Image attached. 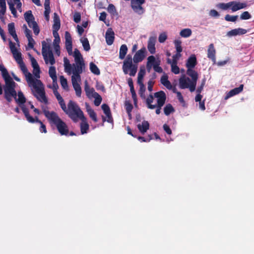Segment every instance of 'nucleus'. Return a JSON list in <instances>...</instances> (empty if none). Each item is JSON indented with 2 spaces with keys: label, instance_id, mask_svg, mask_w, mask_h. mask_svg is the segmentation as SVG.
<instances>
[{
  "label": "nucleus",
  "instance_id": "obj_8",
  "mask_svg": "<svg viewBox=\"0 0 254 254\" xmlns=\"http://www.w3.org/2000/svg\"><path fill=\"white\" fill-rule=\"evenodd\" d=\"M0 71L5 81V85L3 86V89L7 93V91H11L12 88V85H14V81L9 75L7 69L3 65L0 64Z\"/></svg>",
  "mask_w": 254,
  "mask_h": 254
},
{
  "label": "nucleus",
  "instance_id": "obj_31",
  "mask_svg": "<svg viewBox=\"0 0 254 254\" xmlns=\"http://www.w3.org/2000/svg\"><path fill=\"white\" fill-rule=\"evenodd\" d=\"M84 90L87 96L88 97H90V96L93 97L94 96V93H97L95 91V90L93 88H90L89 87L87 81L85 82Z\"/></svg>",
  "mask_w": 254,
  "mask_h": 254
},
{
  "label": "nucleus",
  "instance_id": "obj_50",
  "mask_svg": "<svg viewBox=\"0 0 254 254\" xmlns=\"http://www.w3.org/2000/svg\"><path fill=\"white\" fill-rule=\"evenodd\" d=\"M160 62L159 61H156L155 57L153 56H150L147 58V63L152 65L153 66V67H154V65Z\"/></svg>",
  "mask_w": 254,
  "mask_h": 254
},
{
  "label": "nucleus",
  "instance_id": "obj_38",
  "mask_svg": "<svg viewBox=\"0 0 254 254\" xmlns=\"http://www.w3.org/2000/svg\"><path fill=\"white\" fill-rule=\"evenodd\" d=\"M192 34V31L190 28H185L182 30L180 33L181 37L184 38L189 37Z\"/></svg>",
  "mask_w": 254,
  "mask_h": 254
},
{
  "label": "nucleus",
  "instance_id": "obj_28",
  "mask_svg": "<svg viewBox=\"0 0 254 254\" xmlns=\"http://www.w3.org/2000/svg\"><path fill=\"white\" fill-rule=\"evenodd\" d=\"M137 128L139 130V131L142 134H144L145 132L147 131V130L149 128V123L146 121H143L141 124H138Z\"/></svg>",
  "mask_w": 254,
  "mask_h": 254
},
{
  "label": "nucleus",
  "instance_id": "obj_12",
  "mask_svg": "<svg viewBox=\"0 0 254 254\" xmlns=\"http://www.w3.org/2000/svg\"><path fill=\"white\" fill-rule=\"evenodd\" d=\"M54 24L53 25V34L55 38L54 41L57 42L60 41V38L58 33V30L61 27V21L58 14L55 12L54 13Z\"/></svg>",
  "mask_w": 254,
  "mask_h": 254
},
{
  "label": "nucleus",
  "instance_id": "obj_35",
  "mask_svg": "<svg viewBox=\"0 0 254 254\" xmlns=\"http://www.w3.org/2000/svg\"><path fill=\"white\" fill-rule=\"evenodd\" d=\"M86 109L89 117L94 121V122H97V115L94 111L89 106H88Z\"/></svg>",
  "mask_w": 254,
  "mask_h": 254
},
{
  "label": "nucleus",
  "instance_id": "obj_40",
  "mask_svg": "<svg viewBox=\"0 0 254 254\" xmlns=\"http://www.w3.org/2000/svg\"><path fill=\"white\" fill-rule=\"evenodd\" d=\"M164 114L166 116H169L171 113L175 112V110L170 104H167L164 108Z\"/></svg>",
  "mask_w": 254,
  "mask_h": 254
},
{
  "label": "nucleus",
  "instance_id": "obj_19",
  "mask_svg": "<svg viewBox=\"0 0 254 254\" xmlns=\"http://www.w3.org/2000/svg\"><path fill=\"white\" fill-rule=\"evenodd\" d=\"M115 33L112 29L108 28L106 32L105 39L107 44L108 45H111L115 39Z\"/></svg>",
  "mask_w": 254,
  "mask_h": 254
},
{
  "label": "nucleus",
  "instance_id": "obj_53",
  "mask_svg": "<svg viewBox=\"0 0 254 254\" xmlns=\"http://www.w3.org/2000/svg\"><path fill=\"white\" fill-rule=\"evenodd\" d=\"M251 17V15L248 11L243 12L240 15V18L242 20H247Z\"/></svg>",
  "mask_w": 254,
  "mask_h": 254
},
{
  "label": "nucleus",
  "instance_id": "obj_46",
  "mask_svg": "<svg viewBox=\"0 0 254 254\" xmlns=\"http://www.w3.org/2000/svg\"><path fill=\"white\" fill-rule=\"evenodd\" d=\"M234 3V1H231L226 3H220L218 4V6L222 9L226 10L230 7Z\"/></svg>",
  "mask_w": 254,
  "mask_h": 254
},
{
  "label": "nucleus",
  "instance_id": "obj_22",
  "mask_svg": "<svg viewBox=\"0 0 254 254\" xmlns=\"http://www.w3.org/2000/svg\"><path fill=\"white\" fill-rule=\"evenodd\" d=\"M156 39L155 37H150L148 41L147 49L151 54H154L156 52L155 43Z\"/></svg>",
  "mask_w": 254,
  "mask_h": 254
},
{
  "label": "nucleus",
  "instance_id": "obj_9",
  "mask_svg": "<svg viewBox=\"0 0 254 254\" xmlns=\"http://www.w3.org/2000/svg\"><path fill=\"white\" fill-rule=\"evenodd\" d=\"M24 16L29 27L32 28L34 34L35 35H38L40 32V28L38 24L35 21V18L32 14V11L29 10L25 12L24 14Z\"/></svg>",
  "mask_w": 254,
  "mask_h": 254
},
{
  "label": "nucleus",
  "instance_id": "obj_44",
  "mask_svg": "<svg viewBox=\"0 0 254 254\" xmlns=\"http://www.w3.org/2000/svg\"><path fill=\"white\" fill-rule=\"evenodd\" d=\"M139 85V94L142 99H145V86L143 83H138Z\"/></svg>",
  "mask_w": 254,
  "mask_h": 254
},
{
  "label": "nucleus",
  "instance_id": "obj_49",
  "mask_svg": "<svg viewBox=\"0 0 254 254\" xmlns=\"http://www.w3.org/2000/svg\"><path fill=\"white\" fill-rule=\"evenodd\" d=\"M7 2H8V4L9 5V9L11 12V13L13 14V15L14 17H16L17 16V11H16L15 8L14 7V3L12 2V1L11 0L10 1H8Z\"/></svg>",
  "mask_w": 254,
  "mask_h": 254
},
{
  "label": "nucleus",
  "instance_id": "obj_11",
  "mask_svg": "<svg viewBox=\"0 0 254 254\" xmlns=\"http://www.w3.org/2000/svg\"><path fill=\"white\" fill-rule=\"evenodd\" d=\"M81 73L77 72H73V75L71 76L72 84L75 91L76 95L78 97H81V88L78 83V82L81 81Z\"/></svg>",
  "mask_w": 254,
  "mask_h": 254
},
{
  "label": "nucleus",
  "instance_id": "obj_41",
  "mask_svg": "<svg viewBox=\"0 0 254 254\" xmlns=\"http://www.w3.org/2000/svg\"><path fill=\"white\" fill-rule=\"evenodd\" d=\"M90 71L95 75H99L100 73V71L97 65L93 63V62H91L90 63Z\"/></svg>",
  "mask_w": 254,
  "mask_h": 254
},
{
  "label": "nucleus",
  "instance_id": "obj_6",
  "mask_svg": "<svg viewBox=\"0 0 254 254\" xmlns=\"http://www.w3.org/2000/svg\"><path fill=\"white\" fill-rule=\"evenodd\" d=\"M21 110L26 119V120L29 123L32 124L37 123L40 124V131L42 133H46L47 132L46 126L39 119L38 117L36 116L35 118H33L29 114L28 109L25 107V106H22Z\"/></svg>",
  "mask_w": 254,
  "mask_h": 254
},
{
  "label": "nucleus",
  "instance_id": "obj_51",
  "mask_svg": "<svg viewBox=\"0 0 254 254\" xmlns=\"http://www.w3.org/2000/svg\"><path fill=\"white\" fill-rule=\"evenodd\" d=\"M238 18V15H230L229 14H227L225 16V20L227 21L235 22L237 20Z\"/></svg>",
  "mask_w": 254,
  "mask_h": 254
},
{
  "label": "nucleus",
  "instance_id": "obj_13",
  "mask_svg": "<svg viewBox=\"0 0 254 254\" xmlns=\"http://www.w3.org/2000/svg\"><path fill=\"white\" fill-rule=\"evenodd\" d=\"M34 88L35 89L36 93L34 94L35 97H36L39 101L47 104L48 103V99L46 96L43 85L42 86L34 85Z\"/></svg>",
  "mask_w": 254,
  "mask_h": 254
},
{
  "label": "nucleus",
  "instance_id": "obj_5",
  "mask_svg": "<svg viewBox=\"0 0 254 254\" xmlns=\"http://www.w3.org/2000/svg\"><path fill=\"white\" fill-rule=\"evenodd\" d=\"M73 56L75 64H73V72L82 73L83 69L85 68V64L82 56L77 49H74Z\"/></svg>",
  "mask_w": 254,
  "mask_h": 254
},
{
  "label": "nucleus",
  "instance_id": "obj_48",
  "mask_svg": "<svg viewBox=\"0 0 254 254\" xmlns=\"http://www.w3.org/2000/svg\"><path fill=\"white\" fill-rule=\"evenodd\" d=\"M174 44L175 46V48L176 49V51L177 53H181L182 52L183 49L181 46L182 42L180 40H175Z\"/></svg>",
  "mask_w": 254,
  "mask_h": 254
},
{
  "label": "nucleus",
  "instance_id": "obj_20",
  "mask_svg": "<svg viewBox=\"0 0 254 254\" xmlns=\"http://www.w3.org/2000/svg\"><path fill=\"white\" fill-rule=\"evenodd\" d=\"M24 74L26 76L27 82L29 84H32V85L33 87H34V85H39V86L43 85V83L40 80L34 79L32 74L28 71H27V72L26 73H24Z\"/></svg>",
  "mask_w": 254,
  "mask_h": 254
},
{
  "label": "nucleus",
  "instance_id": "obj_56",
  "mask_svg": "<svg viewBox=\"0 0 254 254\" xmlns=\"http://www.w3.org/2000/svg\"><path fill=\"white\" fill-rule=\"evenodd\" d=\"M60 41H59L58 42H57V43L54 40V49H55V52L56 53V54L58 55H59L60 54V45H59V44H60Z\"/></svg>",
  "mask_w": 254,
  "mask_h": 254
},
{
  "label": "nucleus",
  "instance_id": "obj_52",
  "mask_svg": "<svg viewBox=\"0 0 254 254\" xmlns=\"http://www.w3.org/2000/svg\"><path fill=\"white\" fill-rule=\"evenodd\" d=\"M102 109L103 110L105 115L109 114L111 113V110L109 106L106 104H103L101 106Z\"/></svg>",
  "mask_w": 254,
  "mask_h": 254
},
{
  "label": "nucleus",
  "instance_id": "obj_45",
  "mask_svg": "<svg viewBox=\"0 0 254 254\" xmlns=\"http://www.w3.org/2000/svg\"><path fill=\"white\" fill-rule=\"evenodd\" d=\"M93 97L95 98L94 101V105L96 106H99L102 102L101 96L98 93H95L94 96H93Z\"/></svg>",
  "mask_w": 254,
  "mask_h": 254
},
{
  "label": "nucleus",
  "instance_id": "obj_2",
  "mask_svg": "<svg viewBox=\"0 0 254 254\" xmlns=\"http://www.w3.org/2000/svg\"><path fill=\"white\" fill-rule=\"evenodd\" d=\"M45 116L49 120L51 125H55L59 132L61 135H67L69 133L68 127L67 125L64 122L54 111L50 112L48 110H43Z\"/></svg>",
  "mask_w": 254,
  "mask_h": 254
},
{
  "label": "nucleus",
  "instance_id": "obj_26",
  "mask_svg": "<svg viewBox=\"0 0 254 254\" xmlns=\"http://www.w3.org/2000/svg\"><path fill=\"white\" fill-rule=\"evenodd\" d=\"M197 64L196 58L194 55L190 56L187 60L186 66L189 68H193Z\"/></svg>",
  "mask_w": 254,
  "mask_h": 254
},
{
  "label": "nucleus",
  "instance_id": "obj_33",
  "mask_svg": "<svg viewBox=\"0 0 254 254\" xmlns=\"http://www.w3.org/2000/svg\"><path fill=\"white\" fill-rule=\"evenodd\" d=\"M127 47L126 45L123 44L122 45L120 49L119 52V58L120 59H124L127 53Z\"/></svg>",
  "mask_w": 254,
  "mask_h": 254
},
{
  "label": "nucleus",
  "instance_id": "obj_3",
  "mask_svg": "<svg viewBox=\"0 0 254 254\" xmlns=\"http://www.w3.org/2000/svg\"><path fill=\"white\" fill-rule=\"evenodd\" d=\"M16 86V83L14 82V85H12V88L11 91H7V93L4 90V98L8 102L12 101V98L13 97L17 104H19L21 108L22 106H25L24 104L26 102V98L24 97L23 93L20 91H18L17 94L15 89Z\"/></svg>",
  "mask_w": 254,
  "mask_h": 254
},
{
  "label": "nucleus",
  "instance_id": "obj_61",
  "mask_svg": "<svg viewBox=\"0 0 254 254\" xmlns=\"http://www.w3.org/2000/svg\"><path fill=\"white\" fill-rule=\"evenodd\" d=\"M137 139L141 142H148L152 139V137L151 135H149L148 138H145L142 136H138Z\"/></svg>",
  "mask_w": 254,
  "mask_h": 254
},
{
  "label": "nucleus",
  "instance_id": "obj_18",
  "mask_svg": "<svg viewBox=\"0 0 254 254\" xmlns=\"http://www.w3.org/2000/svg\"><path fill=\"white\" fill-rule=\"evenodd\" d=\"M187 74L191 78V88H192L194 85L196 86V82L198 79V73L192 68H189L187 70Z\"/></svg>",
  "mask_w": 254,
  "mask_h": 254
},
{
  "label": "nucleus",
  "instance_id": "obj_27",
  "mask_svg": "<svg viewBox=\"0 0 254 254\" xmlns=\"http://www.w3.org/2000/svg\"><path fill=\"white\" fill-rule=\"evenodd\" d=\"M7 26L9 34L11 35L16 42H18V38L15 29L14 23L13 22L10 23L8 24Z\"/></svg>",
  "mask_w": 254,
  "mask_h": 254
},
{
  "label": "nucleus",
  "instance_id": "obj_42",
  "mask_svg": "<svg viewBox=\"0 0 254 254\" xmlns=\"http://www.w3.org/2000/svg\"><path fill=\"white\" fill-rule=\"evenodd\" d=\"M108 11L113 16L118 15L115 6L113 4H109L107 8Z\"/></svg>",
  "mask_w": 254,
  "mask_h": 254
},
{
  "label": "nucleus",
  "instance_id": "obj_16",
  "mask_svg": "<svg viewBox=\"0 0 254 254\" xmlns=\"http://www.w3.org/2000/svg\"><path fill=\"white\" fill-rule=\"evenodd\" d=\"M9 45L11 52L16 62L18 63L23 61L21 53L17 51L15 43H13L10 39L9 40Z\"/></svg>",
  "mask_w": 254,
  "mask_h": 254
},
{
  "label": "nucleus",
  "instance_id": "obj_60",
  "mask_svg": "<svg viewBox=\"0 0 254 254\" xmlns=\"http://www.w3.org/2000/svg\"><path fill=\"white\" fill-rule=\"evenodd\" d=\"M160 63L155 64L154 65V67H153L154 70L158 72V73H162L163 72V69L162 68L159 66Z\"/></svg>",
  "mask_w": 254,
  "mask_h": 254
},
{
  "label": "nucleus",
  "instance_id": "obj_39",
  "mask_svg": "<svg viewBox=\"0 0 254 254\" xmlns=\"http://www.w3.org/2000/svg\"><path fill=\"white\" fill-rule=\"evenodd\" d=\"M167 63L169 64H171V71L175 74H178L180 72V68L178 66L177 64H174V63H171V61L170 59H168Z\"/></svg>",
  "mask_w": 254,
  "mask_h": 254
},
{
  "label": "nucleus",
  "instance_id": "obj_7",
  "mask_svg": "<svg viewBox=\"0 0 254 254\" xmlns=\"http://www.w3.org/2000/svg\"><path fill=\"white\" fill-rule=\"evenodd\" d=\"M42 53L45 63L48 64L49 63L51 65L54 64L55 60L52 51L50 49V46L45 41L42 42Z\"/></svg>",
  "mask_w": 254,
  "mask_h": 254
},
{
  "label": "nucleus",
  "instance_id": "obj_15",
  "mask_svg": "<svg viewBox=\"0 0 254 254\" xmlns=\"http://www.w3.org/2000/svg\"><path fill=\"white\" fill-rule=\"evenodd\" d=\"M145 0H131V7L133 11L139 14H142L144 9L142 6Z\"/></svg>",
  "mask_w": 254,
  "mask_h": 254
},
{
  "label": "nucleus",
  "instance_id": "obj_25",
  "mask_svg": "<svg viewBox=\"0 0 254 254\" xmlns=\"http://www.w3.org/2000/svg\"><path fill=\"white\" fill-rule=\"evenodd\" d=\"M64 62L65 72L68 74H70L71 73H73V69H74L73 64L71 65L70 64L69 61L66 57L64 58Z\"/></svg>",
  "mask_w": 254,
  "mask_h": 254
},
{
  "label": "nucleus",
  "instance_id": "obj_36",
  "mask_svg": "<svg viewBox=\"0 0 254 254\" xmlns=\"http://www.w3.org/2000/svg\"><path fill=\"white\" fill-rule=\"evenodd\" d=\"M145 74V69L144 67H141L138 73L137 83H143V79Z\"/></svg>",
  "mask_w": 254,
  "mask_h": 254
},
{
  "label": "nucleus",
  "instance_id": "obj_58",
  "mask_svg": "<svg viewBox=\"0 0 254 254\" xmlns=\"http://www.w3.org/2000/svg\"><path fill=\"white\" fill-rule=\"evenodd\" d=\"M73 20L74 21L78 23L81 20V14L79 12H75L73 15Z\"/></svg>",
  "mask_w": 254,
  "mask_h": 254
},
{
  "label": "nucleus",
  "instance_id": "obj_43",
  "mask_svg": "<svg viewBox=\"0 0 254 254\" xmlns=\"http://www.w3.org/2000/svg\"><path fill=\"white\" fill-rule=\"evenodd\" d=\"M125 108L128 116H131V112L133 109V106L131 103L128 101H126L125 103Z\"/></svg>",
  "mask_w": 254,
  "mask_h": 254
},
{
  "label": "nucleus",
  "instance_id": "obj_17",
  "mask_svg": "<svg viewBox=\"0 0 254 254\" xmlns=\"http://www.w3.org/2000/svg\"><path fill=\"white\" fill-rule=\"evenodd\" d=\"M154 97L157 98V104L163 106L166 100V95L163 91H160L154 93Z\"/></svg>",
  "mask_w": 254,
  "mask_h": 254
},
{
  "label": "nucleus",
  "instance_id": "obj_59",
  "mask_svg": "<svg viewBox=\"0 0 254 254\" xmlns=\"http://www.w3.org/2000/svg\"><path fill=\"white\" fill-rule=\"evenodd\" d=\"M181 54L180 53H177L175 55L173 56V59L171 63H174V64H177L178 60L181 57Z\"/></svg>",
  "mask_w": 254,
  "mask_h": 254
},
{
  "label": "nucleus",
  "instance_id": "obj_21",
  "mask_svg": "<svg viewBox=\"0 0 254 254\" xmlns=\"http://www.w3.org/2000/svg\"><path fill=\"white\" fill-rule=\"evenodd\" d=\"M216 50L213 44H210L207 50V57L211 60L213 64L216 63Z\"/></svg>",
  "mask_w": 254,
  "mask_h": 254
},
{
  "label": "nucleus",
  "instance_id": "obj_10",
  "mask_svg": "<svg viewBox=\"0 0 254 254\" xmlns=\"http://www.w3.org/2000/svg\"><path fill=\"white\" fill-rule=\"evenodd\" d=\"M78 119L81 120L80 124V131L82 134L86 133L89 130V126L87 122L86 118L84 117L83 112L80 110L75 116L74 119L71 120L73 122L77 123Z\"/></svg>",
  "mask_w": 254,
  "mask_h": 254
},
{
  "label": "nucleus",
  "instance_id": "obj_14",
  "mask_svg": "<svg viewBox=\"0 0 254 254\" xmlns=\"http://www.w3.org/2000/svg\"><path fill=\"white\" fill-rule=\"evenodd\" d=\"M191 80L189 77H186L185 75L179 79V87L181 89L189 88L191 92L194 91L196 86L194 85L193 88H191Z\"/></svg>",
  "mask_w": 254,
  "mask_h": 254
},
{
  "label": "nucleus",
  "instance_id": "obj_62",
  "mask_svg": "<svg viewBox=\"0 0 254 254\" xmlns=\"http://www.w3.org/2000/svg\"><path fill=\"white\" fill-rule=\"evenodd\" d=\"M27 39L28 41V47L30 49H34V45L35 44L34 40L33 39L32 37H31V38H28Z\"/></svg>",
  "mask_w": 254,
  "mask_h": 254
},
{
  "label": "nucleus",
  "instance_id": "obj_23",
  "mask_svg": "<svg viewBox=\"0 0 254 254\" xmlns=\"http://www.w3.org/2000/svg\"><path fill=\"white\" fill-rule=\"evenodd\" d=\"M244 85L243 84H241L239 87L235 88L232 90H231L226 95L225 97V99H227L233 96L237 95L241 93L243 90Z\"/></svg>",
  "mask_w": 254,
  "mask_h": 254
},
{
  "label": "nucleus",
  "instance_id": "obj_29",
  "mask_svg": "<svg viewBox=\"0 0 254 254\" xmlns=\"http://www.w3.org/2000/svg\"><path fill=\"white\" fill-rule=\"evenodd\" d=\"M160 82L164 86L168 89H171L172 86L171 82L168 80V76L167 75L165 74L162 76L160 79Z\"/></svg>",
  "mask_w": 254,
  "mask_h": 254
},
{
  "label": "nucleus",
  "instance_id": "obj_64",
  "mask_svg": "<svg viewBox=\"0 0 254 254\" xmlns=\"http://www.w3.org/2000/svg\"><path fill=\"white\" fill-rule=\"evenodd\" d=\"M238 35V32H237V29H233L227 33V35L228 36H234Z\"/></svg>",
  "mask_w": 254,
  "mask_h": 254
},
{
  "label": "nucleus",
  "instance_id": "obj_57",
  "mask_svg": "<svg viewBox=\"0 0 254 254\" xmlns=\"http://www.w3.org/2000/svg\"><path fill=\"white\" fill-rule=\"evenodd\" d=\"M17 64H19L20 69L22 71L23 73H26L28 71V70H27V68L26 66H25L23 61L19 62Z\"/></svg>",
  "mask_w": 254,
  "mask_h": 254
},
{
  "label": "nucleus",
  "instance_id": "obj_54",
  "mask_svg": "<svg viewBox=\"0 0 254 254\" xmlns=\"http://www.w3.org/2000/svg\"><path fill=\"white\" fill-rule=\"evenodd\" d=\"M167 38V34L165 32H163L159 35L158 41L160 43H164L166 40Z\"/></svg>",
  "mask_w": 254,
  "mask_h": 254
},
{
  "label": "nucleus",
  "instance_id": "obj_37",
  "mask_svg": "<svg viewBox=\"0 0 254 254\" xmlns=\"http://www.w3.org/2000/svg\"><path fill=\"white\" fill-rule=\"evenodd\" d=\"M83 49L86 51H89L90 49V44L87 38H82L80 39Z\"/></svg>",
  "mask_w": 254,
  "mask_h": 254
},
{
  "label": "nucleus",
  "instance_id": "obj_34",
  "mask_svg": "<svg viewBox=\"0 0 254 254\" xmlns=\"http://www.w3.org/2000/svg\"><path fill=\"white\" fill-rule=\"evenodd\" d=\"M153 96L150 94L146 99V103L148 108L150 109H154L156 107V105H152L151 103L153 101Z\"/></svg>",
  "mask_w": 254,
  "mask_h": 254
},
{
  "label": "nucleus",
  "instance_id": "obj_30",
  "mask_svg": "<svg viewBox=\"0 0 254 254\" xmlns=\"http://www.w3.org/2000/svg\"><path fill=\"white\" fill-rule=\"evenodd\" d=\"M6 10L5 0H0V19H3V16L5 15Z\"/></svg>",
  "mask_w": 254,
  "mask_h": 254
},
{
  "label": "nucleus",
  "instance_id": "obj_63",
  "mask_svg": "<svg viewBox=\"0 0 254 254\" xmlns=\"http://www.w3.org/2000/svg\"><path fill=\"white\" fill-rule=\"evenodd\" d=\"M163 127L164 130L168 134L170 135L172 134V130L168 125L167 124H164L163 126Z\"/></svg>",
  "mask_w": 254,
  "mask_h": 254
},
{
  "label": "nucleus",
  "instance_id": "obj_47",
  "mask_svg": "<svg viewBox=\"0 0 254 254\" xmlns=\"http://www.w3.org/2000/svg\"><path fill=\"white\" fill-rule=\"evenodd\" d=\"M61 84L62 87L66 90H68L67 82L66 79H65L64 76H61L60 77Z\"/></svg>",
  "mask_w": 254,
  "mask_h": 254
},
{
  "label": "nucleus",
  "instance_id": "obj_55",
  "mask_svg": "<svg viewBox=\"0 0 254 254\" xmlns=\"http://www.w3.org/2000/svg\"><path fill=\"white\" fill-rule=\"evenodd\" d=\"M65 47L69 55L72 54V42H65Z\"/></svg>",
  "mask_w": 254,
  "mask_h": 254
},
{
  "label": "nucleus",
  "instance_id": "obj_24",
  "mask_svg": "<svg viewBox=\"0 0 254 254\" xmlns=\"http://www.w3.org/2000/svg\"><path fill=\"white\" fill-rule=\"evenodd\" d=\"M30 60L31 62V64L34 70V74L37 78H39L40 69L39 64L34 57H31Z\"/></svg>",
  "mask_w": 254,
  "mask_h": 254
},
{
  "label": "nucleus",
  "instance_id": "obj_32",
  "mask_svg": "<svg viewBox=\"0 0 254 254\" xmlns=\"http://www.w3.org/2000/svg\"><path fill=\"white\" fill-rule=\"evenodd\" d=\"M49 74L50 77L53 80V82L57 84V76L56 74V68L54 66H51L49 69Z\"/></svg>",
  "mask_w": 254,
  "mask_h": 254
},
{
  "label": "nucleus",
  "instance_id": "obj_1",
  "mask_svg": "<svg viewBox=\"0 0 254 254\" xmlns=\"http://www.w3.org/2000/svg\"><path fill=\"white\" fill-rule=\"evenodd\" d=\"M146 54V48L143 47L135 53L133 59L130 55H128L123 62L122 67L125 74H127L129 72L130 76H135L138 67L137 64L144 60Z\"/></svg>",
  "mask_w": 254,
  "mask_h": 254
},
{
  "label": "nucleus",
  "instance_id": "obj_4",
  "mask_svg": "<svg viewBox=\"0 0 254 254\" xmlns=\"http://www.w3.org/2000/svg\"><path fill=\"white\" fill-rule=\"evenodd\" d=\"M60 105L62 110L71 120H73L74 116L81 110L77 104L72 100L68 102L67 108L65 103Z\"/></svg>",
  "mask_w": 254,
  "mask_h": 254
}]
</instances>
